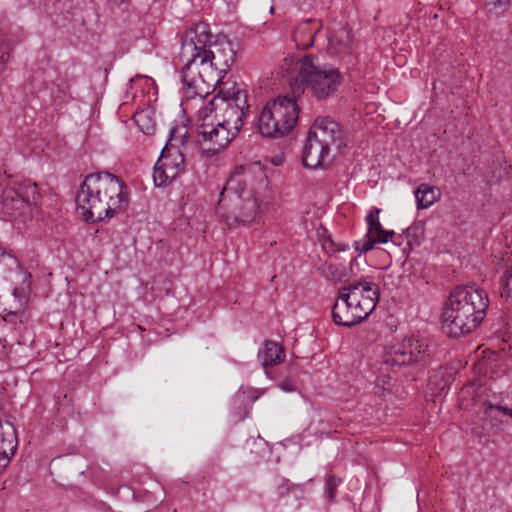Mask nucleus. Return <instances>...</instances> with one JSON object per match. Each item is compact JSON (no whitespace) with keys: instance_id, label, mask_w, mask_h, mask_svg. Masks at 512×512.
Masks as SVG:
<instances>
[{"instance_id":"obj_1","label":"nucleus","mask_w":512,"mask_h":512,"mask_svg":"<svg viewBox=\"0 0 512 512\" xmlns=\"http://www.w3.org/2000/svg\"><path fill=\"white\" fill-rule=\"evenodd\" d=\"M207 23L189 27L182 37L180 60L181 81L187 87V97H203L210 89L222 86L223 79L235 61L232 44L225 38L212 41Z\"/></svg>"},{"instance_id":"obj_2","label":"nucleus","mask_w":512,"mask_h":512,"mask_svg":"<svg viewBox=\"0 0 512 512\" xmlns=\"http://www.w3.org/2000/svg\"><path fill=\"white\" fill-rule=\"evenodd\" d=\"M249 105L247 93L237 83L226 81L218 94L198 114V143L208 155L224 149L243 125Z\"/></svg>"},{"instance_id":"obj_3","label":"nucleus","mask_w":512,"mask_h":512,"mask_svg":"<svg viewBox=\"0 0 512 512\" xmlns=\"http://www.w3.org/2000/svg\"><path fill=\"white\" fill-rule=\"evenodd\" d=\"M75 202L85 221L94 223L126 210L129 195L125 183L116 175L96 172L85 177Z\"/></svg>"},{"instance_id":"obj_4","label":"nucleus","mask_w":512,"mask_h":512,"mask_svg":"<svg viewBox=\"0 0 512 512\" xmlns=\"http://www.w3.org/2000/svg\"><path fill=\"white\" fill-rule=\"evenodd\" d=\"M280 68L294 94L308 91L319 101L334 96L344 81L338 68L328 63L321 64L314 55L285 58Z\"/></svg>"},{"instance_id":"obj_5","label":"nucleus","mask_w":512,"mask_h":512,"mask_svg":"<svg viewBox=\"0 0 512 512\" xmlns=\"http://www.w3.org/2000/svg\"><path fill=\"white\" fill-rule=\"evenodd\" d=\"M252 166H239L223 188L216 212L228 227L252 222L259 211L254 194L256 175Z\"/></svg>"},{"instance_id":"obj_6","label":"nucleus","mask_w":512,"mask_h":512,"mask_svg":"<svg viewBox=\"0 0 512 512\" xmlns=\"http://www.w3.org/2000/svg\"><path fill=\"white\" fill-rule=\"evenodd\" d=\"M489 306L487 293L472 285L455 288L447 299L442 322L451 337H459L476 329Z\"/></svg>"},{"instance_id":"obj_7","label":"nucleus","mask_w":512,"mask_h":512,"mask_svg":"<svg viewBox=\"0 0 512 512\" xmlns=\"http://www.w3.org/2000/svg\"><path fill=\"white\" fill-rule=\"evenodd\" d=\"M40 198L38 185L30 179L10 180L0 196L1 212L11 221H26Z\"/></svg>"},{"instance_id":"obj_8","label":"nucleus","mask_w":512,"mask_h":512,"mask_svg":"<svg viewBox=\"0 0 512 512\" xmlns=\"http://www.w3.org/2000/svg\"><path fill=\"white\" fill-rule=\"evenodd\" d=\"M299 107L295 98L278 97L266 103L258 118L259 132L270 138L286 135L298 120Z\"/></svg>"},{"instance_id":"obj_9","label":"nucleus","mask_w":512,"mask_h":512,"mask_svg":"<svg viewBox=\"0 0 512 512\" xmlns=\"http://www.w3.org/2000/svg\"><path fill=\"white\" fill-rule=\"evenodd\" d=\"M435 352L436 348L429 340L419 336H410L391 346L385 352L383 361L390 367H402L426 362L435 355Z\"/></svg>"},{"instance_id":"obj_10","label":"nucleus","mask_w":512,"mask_h":512,"mask_svg":"<svg viewBox=\"0 0 512 512\" xmlns=\"http://www.w3.org/2000/svg\"><path fill=\"white\" fill-rule=\"evenodd\" d=\"M373 311L370 310V302L363 300L356 301L348 293L340 288L335 303L332 307L333 321L340 326L352 327L365 320Z\"/></svg>"},{"instance_id":"obj_11","label":"nucleus","mask_w":512,"mask_h":512,"mask_svg":"<svg viewBox=\"0 0 512 512\" xmlns=\"http://www.w3.org/2000/svg\"><path fill=\"white\" fill-rule=\"evenodd\" d=\"M173 141L175 139L171 138L162 149L154 167L153 181L158 187L167 186L184 171V156L179 148L174 147Z\"/></svg>"},{"instance_id":"obj_12","label":"nucleus","mask_w":512,"mask_h":512,"mask_svg":"<svg viewBox=\"0 0 512 512\" xmlns=\"http://www.w3.org/2000/svg\"><path fill=\"white\" fill-rule=\"evenodd\" d=\"M381 210L377 207H372L365 217L367 223V233L364 238L355 242L356 250L359 253H366L372 250L376 243H388L391 240L393 243L398 244L393 239L395 232L393 230H384L379 221V214Z\"/></svg>"},{"instance_id":"obj_13","label":"nucleus","mask_w":512,"mask_h":512,"mask_svg":"<svg viewBox=\"0 0 512 512\" xmlns=\"http://www.w3.org/2000/svg\"><path fill=\"white\" fill-rule=\"evenodd\" d=\"M309 134L319 140L329 150L335 148L339 151L347 145L346 138L339 124L330 117L317 118L310 128Z\"/></svg>"},{"instance_id":"obj_14","label":"nucleus","mask_w":512,"mask_h":512,"mask_svg":"<svg viewBox=\"0 0 512 512\" xmlns=\"http://www.w3.org/2000/svg\"><path fill=\"white\" fill-rule=\"evenodd\" d=\"M340 289L348 293L350 297L354 296L356 301H360V304H362L363 300L369 301L371 311L375 309L379 300L378 285L367 279L353 280L340 287Z\"/></svg>"},{"instance_id":"obj_15","label":"nucleus","mask_w":512,"mask_h":512,"mask_svg":"<svg viewBox=\"0 0 512 512\" xmlns=\"http://www.w3.org/2000/svg\"><path fill=\"white\" fill-rule=\"evenodd\" d=\"M329 149L324 147L319 140L308 133L305 146L302 153V162L306 168L316 169L322 166L325 157L329 154Z\"/></svg>"},{"instance_id":"obj_16","label":"nucleus","mask_w":512,"mask_h":512,"mask_svg":"<svg viewBox=\"0 0 512 512\" xmlns=\"http://www.w3.org/2000/svg\"><path fill=\"white\" fill-rule=\"evenodd\" d=\"M7 271H16L18 275L23 276L21 286L13 289V295L20 300L25 298L29 292L30 284L27 281V278L30 277V275L22 274L19 271L17 259L12 255L5 253V251L0 248V277L5 278V273Z\"/></svg>"},{"instance_id":"obj_17","label":"nucleus","mask_w":512,"mask_h":512,"mask_svg":"<svg viewBox=\"0 0 512 512\" xmlns=\"http://www.w3.org/2000/svg\"><path fill=\"white\" fill-rule=\"evenodd\" d=\"M482 427L484 430L498 433L504 424V416L502 415V406L492 404L486 401L481 406Z\"/></svg>"},{"instance_id":"obj_18","label":"nucleus","mask_w":512,"mask_h":512,"mask_svg":"<svg viewBox=\"0 0 512 512\" xmlns=\"http://www.w3.org/2000/svg\"><path fill=\"white\" fill-rule=\"evenodd\" d=\"M284 357L283 348L281 345L273 341H265L258 351V358L264 368L279 364Z\"/></svg>"},{"instance_id":"obj_19","label":"nucleus","mask_w":512,"mask_h":512,"mask_svg":"<svg viewBox=\"0 0 512 512\" xmlns=\"http://www.w3.org/2000/svg\"><path fill=\"white\" fill-rule=\"evenodd\" d=\"M417 209H426L433 205L438 199L435 187L429 184H420L414 192Z\"/></svg>"},{"instance_id":"obj_20","label":"nucleus","mask_w":512,"mask_h":512,"mask_svg":"<svg viewBox=\"0 0 512 512\" xmlns=\"http://www.w3.org/2000/svg\"><path fill=\"white\" fill-rule=\"evenodd\" d=\"M318 29H312L308 22L301 23L293 34V39L299 49H307L313 46Z\"/></svg>"},{"instance_id":"obj_21","label":"nucleus","mask_w":512,"mask_h":512,"mask_svg":"<svg viewBox=\"0 0 512 512\" xmlns=\"http://www.w3.org/2000/svg\"><path fill=\"white\" fill-rule=\"evenodd\" d=\"M134 122L138 128L147 135L153 134L156 130V124L152 117L150 109H144L136 112L133 116Z\"/></svg>"},{"instance_id":"obj_22","label":"nucleus","mask_w":512,"mask_h":512,"mask_svg":"<svg viewBox=\"0 0 512 512\" xmlns=\"http://www.w3.org/2000/svg\"><path fill=\"white\" fill-rule=\"evenodd\" d=\"M322 275L327 279L345 282L348 280V273L346 268L340 264H324L321 268Z\"/></svg>"},{"instance_id":"obj_23","label":"nucleus","mask_w":512,"mask_h":512,"mask_svg":"<svg viewBox=\"0 0 512 512\" xmlns=\"http://www.w3.org/2000/svg\"><path fill=\"white\" fill-rule=\"evenodd\" d=\"M330 45L339 46L340 52H348L352 42L351 32L346 28H340L334 35L329 38Z\"/></svg>"},{"instance_id":"obj_24","label":"nucleus","mask_w":512,"mask_h":512,"mask_svg":"<svg viewBox=\"0 0 512 512\" xmlns=\"http://www.w3.org/2000/svg\"><path fill=\"white\" fill-rule=\"evenodd\" d=\"M501 296L512 301V263L507 265L501 277Z\"/></svg>"},{"instance_id":"obj_25","label":"nucleus","mask_w":512,"mask_h":512,"mask_svg":"<svg viewBox=\"0 0 512 512\" xmlns=\"http://www.w3.org/2000/svg\"><path fill=\"white\" fill-rule=\"evenodd\" d=\"M511 0H486V7L489 12L496 15L504 13L510 7Z\"/></svg>"},{"instance_id":"obj_26","label":"nucleus","mask_w":512,"mask_h":512,"mask_svg":"<svg viewBox=\"0 0 512 512\" xmlns=\"http://www.w3.org/2000/svg\"><path fill=\"white\" fill-rule=\"evenodd\" d=\"M341 479L335 477L334 475H329L326 479L325 489L327 494V499L329 502H333L337 493V488L341 484Z\"/></svg>"},{"instance_id":"obj_27","label":"nucleus","mask_w":512,"mask_h":512,"mask_svg":"<svg viewBox=\"0 0 512 512\" xmlns=\"http://www.w3.org/2000/svg\"><path fill=\"white\" fill-rule=\"evenodd\" d=\"M11 47L8 43L0 44V70H4L10 59Z\"/></svg>"},{"instance_id":"obj_28","label":"nucleus","mask_w":512,"mask_h":512,"mask_svg":"<svg viewBox=\"0 0 512 512\" xmlns=\"http://www.w3.org/2000/svg\"><path fill=\"white\" fill-rule=\"evenodd\" d=\"M292 488L293 485L287 479H280L277 485V494L279 497H283L287 495Z\"/></svg>"},{"instance_id":"obj_29","label":"nucleus","mask_w":512,"mask_h":512,"mask_svg":"<svg viewBox=\"0 0 512 512\" xmlns=\"http://www.w3.org/2000/svg\"><path fill=\"white\" fill-rule=\"evenodd\" d=\"M502 415L512 418V408L502 406Z\"/></svg>"},{"instance_id":"obj_30","label":"nucleus","mask_w":512,"mask_h":512,"mask_svg":"<svg viewBox=\"0 0 512 512\" xmlns=\"http://www.w3.org/2000/svg\"><path fill=\"white\" fill-rule=\"evenodd\" d=\"M281 388L285 391H292L293 390V387H292V384L289 383V382H284L281 384Z\"/></svg>"},{"instance_id":"obj_31","label":"nucleus","mask_w":512,"mask_h":512,"mask_svg":"<svg viewBox=\"0 0 512 512\" xmlns=\"http://www.w3.org/2000/svg\"><path fill=\"white\" fill-rule=\"evenodd\" d=\"M127 0H108V2L111 4V5H114V6H119L123 3H125Z\"/></svg>"},{"instance_id":"obj_32","label":"nucleus","mask_w":512,"mask_h":512,"mask_svg":"<svg viewBox=\"0 0 512 512\" xmlns=\"http://www.w3.org/2000/svg\"><path fill=\"white\" fill-rule=\"evenodd\" d=\"M324 248L327 249L328 251H332V252L336 251V249H334V248H327L326 246H324ZM339 250L345 251V247L337 248V251H339Z\"/></svg>"},{"instance_id":"obj_33","label":"nucleus","mask_w":512,"mask_h":512,"mask_svg":"<svg viewBox=\"0 0 512 512\" xmlns=\"http://www.w3.org/2000/svg\"><path fill=\"white\" fill-rule=\"evenodd\" d=\"M273 164L274 165H279L281 163V160H279L277 157L275 159H273Z\"/></svg>"},{"instance_id":"obj_34","label":"nucleus","mask_w":512,"mask_h":512,"mask_svg":"<svg viewBox=\"0 0 512 512\" xmlns=\"http://www.w3.org/2000/svg\"><path fill=\"white\" fill-rule=\"evenodd\" d=\"M258 177L262 181L264 178V174L258 169Z\"/></svg>"}]
</instances>
